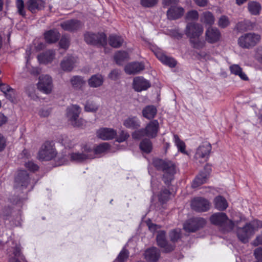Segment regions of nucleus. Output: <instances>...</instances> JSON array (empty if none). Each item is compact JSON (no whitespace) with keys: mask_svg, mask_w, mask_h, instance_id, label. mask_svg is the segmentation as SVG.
<instances>
[{"mask_svg":"<svg viewBox=\"0 0 262 262\" xmlns=\"http://www.w3.org/2000/svg\"><path fill=\"white\" fill-rule=\"evenodd\" d=\"M152 163L154 166L158 169L163 170L164 172L163 180L166 184L169 185L173 179V176L176 173L175 164L171 161L159 159H154Z\"/></svg>","mask_w":262,"mask_h":262,"instance_id":"f257e3e1","label":"nucleus"},{"mask_svg":"<svg viewBox=\"0 0 262 262\" xmlns=\"http://www.w3.org/2000/svg\"><path fill=\"white\" fill-rule=\"evenodd\" d=\"M159 123L157 120L150 121L144 128L135 131L132 137L135 139L139 140L144 136L154 138L157 137L159 130Z\"/></svg>","mask_w":262,"mask_h":262,"instance_id":"f03ea898","label":"nucleus"},{"mask_svg":"<svg viewBox=\"0 0 262 262\" xmlns=\"http://www.w3.org/2000/svg\"><path fill=\"white\" fill-rule=\"evenodd\" d=\"M211 223L219 226L224 232L232 231L234 227V224L229 220L226 213L217 212L213 214L210 218Z\"/></svg>","mask_w":262,"mask_h":262,"instance_id":"7ed1b4c3","label":"nucleus"},{"mask_svg":"<svg viewBox=\"0 0 262 262\" xmlns=\"http://www.w3.org/2000/svg\"><path fill=\"white\" fill-rule=\"evenodd\" d=\"M81 111L80 107L76 104L71 105L67 108V117L74 127H82L85 125V120L82 118H79Z\"/></svg>","mask_w":262,"mask_h":262,"instance_id":"20e7f679","label":"nucleus"},{"mask_svg":"<svg viewBox=\"0 0 262 262\" xmlns=\"http://www.w3.org/2000/svg\"><path fill=\"white\" fill-rule=\"evenodd\" d=\"M57 155V151L53 143L49 141L46 142L41 147L38 154L40 160L50 161Z\"/></svg>","mask_w":262,"mask_h":262,"instance_id":"39448f33","label":"nucleus"},{"mask_svg":"<svg viewBox=\"0 0 262 262\" xmlns=\"http://www.w3.org/2000/svg\"><path fill=\"white\" fill-rule=\"evenodd\" d=\"M260 40L259 35L254 33H248L239 37L238 43L243 48L249 49L255 46Z\"/></svg>","mask_w":262,"mask_h":262,"instance_id":"423d86ee","label":"nucleus"},{"mask_svg":"<svg viewBox=\"0 0 262 262\" xmlns=\"http://www.w3.org/2000/svg\"><path fill=\"white\" fill-rule=\"evenodd\" d=\"M256 229L254 223H247L243 227L236 229L238 238L243 243H248L249 238L254 234Z\"/></svg>","mask_w":262,"mask_h":262,"instance_id":"0eeeda50","label":"nucleus"},{"mask_svg":"<svg viewBox=\"0 0 262 262\" xmlns=\"http://www.w3.org/2000/svg\"><path fill=\"white\" fill-rule=\"evenodd\" d=\"M211 149L212 147L209 143H203L197 148L194 155L195 159L200 163L206 161L209 158Z\"/></svg>","mask_w":262,"mask_h":262,"instance_id":"6e6552de","label":"nucleus"},{"mask_svg":"<svg viewBox=\"0 0 262 262\" xmlns=\"http://www.w3.org/2000/svg\"><path fill=\"white\" fill-rule=\"evenodd\" d=\"M203 27L200 24L195 22L188 23L186 27L185 34L191 38H199L203 32Z\"/></svg>","mask_w":262,"mask_h":262,"instance_id":"1a4fd4ad","label":"nucleus"},{"mask_svg":"<svg viewBox=\"0 0 262 262\" xmlns=\"http://www.w3.org/2000/svg\"><path fill=\"white\" fill-rule=\"evenodd\" d=\"M37 87L40 91L45 94L51 93L53 88L52 78L48 75L40 76L39 77Z\"/></svg>","mask_w":262,"mask_h":262,"instance_id":"9d476101","label":"nucleus"},{"mask_svg":"<svg viewBox=\"0 0 262 262\" xmlns=\"http://www.w3.org/2000/svg\"><path fill=\"white\" fill-rule=\"evenodd\" d=\"M84 40L89 44H100L104 46L106 43V36L104 33H93L88 32L84 34Z\"/></svg>","mask_w":262,"mask_h":262,"instance_id":"9b49d317","label":"nucleus"},{"mask_svg":"<svg viewBox=\"0 0 262 262\" xmlns=\"http://www.w3.org/2000/svg\"><path fill=\"white\" fill-rule=\"evenodd\" d=\"M191 206L193 210L197 212H205L209 209L210 203L206 199L198 197L192 200Z\"/></svg>","mask_w":262,"mask_h":262,"instance_id":"f8f14e48","label":"nucleus"},{"mask_svg":"<svg viewBox=\"0 0 262 262\" xmlns=\"http://www.w3.org/2000/svg\"><path fill=\"white\" fill-rule=\"evenodd\" d=\"M157 242L165 252H169L174 250L175 246L174 244H170L166 239V233L164 231L158 232L157 235Z\"/></svg>","mask_w":262,"mask_h":262,"instance_id":"ddd939ff","label":"nucleus"},{"mask_svg":"<svg viewBox=\"0 0 262 262\" xmlns=\"http://www.w3.org/2000/svg\"><path fill=\"white\" fill-rule=\"evenodd\" d=\"M221 37V32L216 27H209L205 31V40L208 43H216L220 40Z\"/></svg>","mask_w":262,"mask_h":262,"instance_id":"4468645a","label":"nucleus"},{"mask_svg":"<svg viewBox=\"0 0 262 262\" xmlns=\"http://www.w3.org/2000/svg\"><path fill=\"white\" fill-rule=\"evenodd\" d=\"M30 181L28 172L25 170H20L18 172L15 178V188L21 187L22 189L26 188Z\"/></svg>","mask_w":262,"mask_h":262,"instance_id":"2eb2a0df","label":"nucleus"},{"mask_svg":"<svg viewBox=\"0 0 262 262\" xmlns=\"http://www.w3.org/2000/svg\"><path fill=\"white\" fill-rule=\"evenodd\" d=\"M93 153L91 148L85 147L81 153L78 152L71 154L70 158L72 161L80 162L86 159H92Z\"/></svg>","mask_w":262,"mask_h":262,"instance_id":"dca6fc26","label":"nucleus"},{"mask_svg":"<svg viewBox=\"0 0 262 262\" xmlns=\"http://www.w3.org/2000/svg\"><path fill=\"white\" fill-rule=\"evenodd\" d=\"M60 26L65 31L73 32L81 28L82 25L78 20L70 19L61 23Z\"/></svg>","mask_w":262,"mask_h":262,"instance_id":"f3484780","label":"nucleus"},{"mask_svg":"<svg viewBox=\"0 0 262 262\" xmlns=\"http://www.w3.org/2000/svg\"><path fill=\"white\" fill-rule=\"evenodd\" d=\"M133 86L135 91L141 92L150 86L149 82L142 77H136L134 79Z\"/></svg>","mask_w":262,"mask_h":262,"instance_id":"a211bd4d","label":"nucleus"},{"mask_svg":"<svg viewBox=\"0 0 262 262\" xmlns=\"http://www.w3.org/2000/svg\"><path fill=\"white\" fill-rule=\"evenodd\" d=\"M97 136L104 140H111L113 139L117 135L116 132L110 128H102L97 132Z\"/></svg>","mask_w":262,"mask_h":262,"instance_id":"6ab92c4d","label":"nucleus"},{"mask_svg":"<svg viewBox=\"0 0 262 262\" xmlns=\"http://www.w3.org/2000/svg\"><path fill=\"white\" fill-rule=\"evenodd\" d=\"M144 69V65L142 62H134L127 64L125 67V71L128 74H136Z\"/></svg>","mask_w":262,"mask_h":262,"instance_id":"aec40b11","label":"nucleus"},{"mask_svg":"<svg viewBox=\"0 0 262 262\" xmlns=\"http://www.w3.org/2000/svg\"><path fill=\"white\" fill-rule=\"evenodd\" d=\"M123 124L127 128L136 129L140 127L141 122L137 117L129 116L124 120Z\"/></svg>","mask_w":262,"mask_h":262,"instance_id":"412c9836","label":"nucleus"},{"mask_svg":"<svg viewBox=\"0 0 262 262\" xmlns=\"http://www.w3.org/2000/svg\"><path fill=\"white\" fill-rule=\"evenodd\" d=\"M184 13V9L181 7H171L167 11L169 19L174 20L181 17Z\"/></svg>","mask_w":262,"mask_h":262,"instance_id":"4be33fe9","label":"nucleus"},{"mask_svg":"<svg viewBox=\"0 0 262 262\" xmlns=\"http://www.w3.org/2000/svg\"><path fill=\"white\" fill-rule=\"evenodd\" d=\"M55 57V51L48 50L37 56V59L41 63L48 64L52 61Z\"/></svg>","mask_w":262,"mask_h":262,"instance_id":"5701e85b","label":"nucleus"},{"mask_svg":"<svg viewBox=\"0 0 262 262\" xmlns=\"http://www.w3.org/2000/svg\"><path fill=\"white\" fill-rule=\"evenodd\" d=\"M208 167V171L207 172H201L194 179L192 183V187L193 188H196L206 182L208 173L209 170H210V168L208 166H206L205 169Z\"/></svg>","mask_w":262,"mask_h":262,"instance_id":"b1692460","label":"nucleus"},{"mask_svg":"<svg viewBox=\"0 0 262 262\" xmlns=\"http://www.w3.org/2000/svg\"><path fill=\"white\" fill-rule=\"evenodd\" d=\"M28 9L32 13H35L43 9L45 3L42 0H29L27 2Z\"/></svg>","mask_w":262,"mask_h":262,"instance_id":"393cba45","label":"nucleus"},{"mask_svg":"<svg viewBox=\"0 0 262 262\" xmlns=\"http://www.w3.org/2000/svg\"><path fill=\"white\" fill-rule=\"evenodd\" d=\"M60 36L59 32L56 29L50 30L44 34L45 40L49 43L56 42L59 39Z\"/></svg>","mask_w":262,"mask_h":262,"instance_id":"a878e982","label":"nucleus"},{"mask_svg":"<svg viewBox=\"0 0 262 262\" xmlns=\"http://www.w3.org/2000/svg\"><path fill=\"white\" fill-rule=\"evenodd\" d=\"M76 60L73 56L65 57L60 63L61 69L64 71H71L73 69Z\"/></svg>","mask_w":262,"mask_h":262,"instance_id":"bb28decb","label":"nucleus"},{"mask_svg":"<svg viewBox=\"0 0 262 262\" xmlns=\"http://www.w3.org/2000/svg\"><path fill=\"white\" fill-rule=\"evenodd\" d=\"M144 256L148 261H156L160 257V251L157 248L152 247L145 251Z\"/></svg>","mask_w":262,"mask_h":262,"instance_id":"cd10ccee","label":"nucleus"},{"mask_svg":"<svg viewBox=\"0 0 262 262\" xmlns=\"http://www.w3.org/2000/svg\"><path fill=\"white\" fill-rule=\"evenodd\" d=\"M72 88L75 90H80L85 84V81L80 76H73L70 80Z\"/></svg>","mask_w":262,"mask_h":262,"instance_id":"c85d7f7f","label":"nucleus"},{"mask_svg":"<svg viewBox=\"0 0 262 262\" xmlns=\"http://www.w3.org/2000/svg\"><path fill=\"white\" fill-rule=\"evenodd\" d=\"M157 109L154 105H147L142 110L143 116L147 119H152L156 115Z\"/></svg>","mask_w":262,"mask_h":262,"instance_id":"c756f323","label":"nucleus"},{"mask_svg":"<svg viewBox=\"0 0 262 262\" xmlns=\"http://www.w3.org/2000/svg\"><path fill=\"white\" fill-rule=\"evenodd\" d=\"M103 77L100 74H95L88 80V84L90 87L97 88L102 85Z\"/></svg>","mask_w":262,"mask_h":262,"instance_id":"7c9ffc66","label":"nucleus"},{"mask_svg":"<svg viewBox=\"0 0 262 262\" xmlns=\"http://www.w3.org/2000/svg\"><path fill=\"white\" fill-rule=\"evenodd\" d=\"M157 58L164 64L171 68H174L177 64V61L172 57L166 56L165 55L156 53Z\"/></svg>","mask_w":262,"mask_h":262,"instance_id":"2f4dec72","label":"nucleus"},{"mask_svg":"<svg viewBox=\"0 0 262 262\" xmlns=\"http://www.w3.org/2000/svg\"><path fill=\"white\" fill-rule=\"evenodd\" d=\"M230 71L232 74L238 76L240 78L243 80H248V77L246 74L243 71L242 68L238 64H232L230 68Z\"/></svg>","mask_w":262,"mask_h":262,"instance_id":"473e14b6","label":"nucleus"},{"mask_svg":"<svg viewBox=\"0 0 262 262\" xmlns=\"http://www.w3.org/2000/svg\"><path fill=\"white\" fill-rule=\"evenodd\" d=\"M214 203L215 208L220 211L225 210L228 207L226 200L222 196H217L214 198Z\"/></svg>","mask_w":262,"mask_h":262,"instance_id":"72a5a7b5","label":"nucleus"},{"mask_svg":"<svg viewBox=\"0 0 262 262\" xmlns=\"http://www.w3.org/2000/svg\"><path fill=\"white\" fill-rule=\"evenodd\" d=\"M200 20L204 24L211 26L214 24L215 18L212 13L206 11L202 14Z\"/></svg>","mask_w":262,"mask_h":262,"instance_id":"f704fd0d","label":"nucleus"},{"mask_svg":"<svg viewBox=\"0 0 262 262\" xmlns=\"http://www.w3.org/2000/svg\"><path fill=\"white\" fill-rule=\"evenodd\" d=\"M248 9L252 15H258L260 14L261 7L259 3L255 1H251L248 4Z\"/></svg>","mask_w":262,"mask_h":262,"instance_id":"c9c22d12","label":"nucleus"},{"mask_svg":"<svg viewBox=\"0 0 262 262\" xmlns=\"http://www.w3.org/2000/svg\"><path fill=\"white\" fill-rule=\"evenodd\" d=\"M128 54L125 51H118L114 55V59L117 64L121 65L122 62L128 59Z\"/></svg>","mask_w":262,"mask_h":262,"instance_id":"e433bc0d","label":"nucleus"},{"mask_svg":"<svg viewBox=\"0 0 262 262\" xmlns=\"http://www.w3.org/2000/svg\"><path fill=\"white\" fill-rule=\"evenodd\" d=\"M123 42V38L116 35H111L109 37V44L114 48H119Z\"/></svg>","mask_w":262,"mask_h":262,"instance_id":"4c0bfd02","label":"nucleus"},{"mask_svg":"<svg viewBox=\"0 0 262 262\" xmlns=\"http://www.w3.org/2000/svg\"><path fill=\"white\" fill-rule=\"evenodd\" d=\"M99 109V105L93 101L88 100L84 106V111L87 112H96Z\"/></svg>","mask_w":262,"mask_h":262,"instance_id":"58836bf2","label":"nucleus"},{"mask_svg":"<svg viewBox=\"0 0 262 262\" xmlns=\"http://www.w3.org/2000/svg\"><path fill=\"white\" fill-rule=\"evenodd\" d=\"M110 147V145L107 143H103L97 146L95 149H92V151L94 152L92 155V159L95 157L96 154H99L104 152Z\"/></svg>","mask_w":262,"mask_h":262,"instance_id":"ea45409f","label":"nucleus"},{"mask_svg":"<svg viewBox=\"0 0 262 262\" xmlns=\"http://www.w3.org/2000/svg\"><path fill=\"white\" fill-rule=\"evenodd\" d=\"M140 147L143 151L149 153L152 150L151 142L149 139H144L140 143Z\"/></svg>","mask_w":262,"mask_h":262,"instance_id":"a19ab883","label":"nucleus"},{"mask_svg":"<svg viewBox=\"0 0 262 262\" xmlns=\"http://www.w3.org/2000/svg\"><path fill=\"white\" fill-rule=\"evenodd\" d=\"M192 47L196 49H203L206 45V41L204 40H200L199 38L190 39Z\"/></svg>","mask_w":262,"mask_h":262,"instance_id":"79ce46f5","label":"nucleus"},{"mask_svg":"<svg viewBox=\"0 0 262 262\" xmlns=\"http://www.w3.org/2000/svg\"><path fill=\"white\" fill-rule=\"evenodd\" d=\"M173 138L175 144L177 146L178 150L182 153H186L185 143L180 139L177 135H174Z\"/></svg>","mask_w":262,"mask_h":262,"instance_id":"37998d69","label":"nucleus"},{"mask_svg":"<svg viewBox=\"0 0 262 262\" xmlns=\"http://www.w3.org/2000/svg\"><path fill=\"white\" fill-rule=\"evenodd\" d=\"M193 219H190L184 224V229L188 232H193L198 230L197 226L195 224H192Z\"/></svg>","mask_w":262,"mask_h":262,"instance_id":"c03bdc74","label":"nucleus"},{"mask_svg":"<svg viewBox=\"0 0 262 262\" xmlns=\"http://www.w3.org/2000/svg\"><path fill=\"white\" fill-rule=\"evenodd\" d=\"M199 13L196 10H192L187 12L185 15V19L187 21H196L199 18Z\"/></svg>","mask_w":262,"mask_h":262,"instance_id":"a18cd8bd","label":"nucleus"},{"mask_svg":"<svg viewBox=\"0 0 262 262\" xmlns=\"http://www.w3.org/2000/svg\"><path fill=\"white\" fill-rule=\"evenodd\" d=\"M169 238L170 241L172 243H175L177 242L181 237V230L179 229H174L172 230L169 233Z\"/></svg>","mask_w":262,"mask_h":262,"instance_id":"49530a36","label":"nucleus"},{"mask_svg":"<svg viewBox=\"0 0 262 262\" xmlns=\"http://www.w3.org/2000/svg\"><path fill=\"white\" fill-rule=\"evenodd\" d=\"M230 24L229 18L225 16L222 15L220 17L218 21V26L222 28L228 27Z\"/></svg>","mask_w":262,"mask_h":262,"instance_id":"de8ad7c7","label":"nucleus"},{"mask_svg":"<svg viewBox=\"0 0 262 262\" xmlns=\"http://www.w3.org/2000/svg\"><path fill=\"white\" fill-rule=\"evenodd\" d=\"M129 256L128 251L125 249H122V250L120 252L116 261L117 262H124L127 260Z\"/></svg>","mask_w":262,"mask_h":262,"instance_id":"09e8293b","label":"nucleus"},{"mask_svg":"<svg viewBox=\"0 0 262 262\" xmlns=\"http://www.w3.org/2000/svg\"><path fill=\"white\" fill-rule=\"evenodd\" d=\"M159 0H140V4L145 8H151L155 6Z\"/></svg>","mask_w":262,"mask_h":262,"instance_id":"8fccbe9b","label":"nucleus"},{"mask_svg":"<svg viewBox=\"0 0 262 262\" xmlns=\"http://www.w3.org/2000/svg\"><path fill=\"white\" fill-rule=\"evenodd\" d=\"M59 43L60 48L64 49H68L70 45V38L65 35L62 36Z\"/></svg>","mask_w":262,"mask_h":262,"instance_id":"3c124183","label":"nucleus"},{"mask_svg":"<svg viewBox=\"0 0 262 262\" xmlns=\"http://www.w3.org/2000/svg\"><path fill=\"white\" fill-rule=\"evenodd\" d=\"M16 7L18 13L23 16H25V11L24 10V3L23 0H17Z\"/></svg>","mask_w":262,"mask_h":262,"instance_id":"603ef678","label":"nucleus"},{"mask_svg":"<svg viewBox=\"0 0 262 262\" xmlns=\"http://www.w3.org/2000/svg\"><path fill=\"white\" fill-rule=\"evenodd\" d=\"M192 224H196L198 230L199 228L203 227L206 225V221L204 219L201 217L193 218V222Z\"/></svg>","mask_w":262,"mask_h":262,"instance_id":"864d4df0","label":"nucleus"},{"mask_svg":"<svg viewBox=\"0 0 262 262\" xmlns=\"http://www.w3.org/2000/svg\"><path fill=\"white\" fill-rule=\"evenodd\" d=\"M10 257H16L19 258L21 260H24L25 259L24 256L22 255L20 252V249L19 247H15L13 250V255L10 256Z\"/></svg>","mask_w":262,"mask_h":262,"instance_id":"5fc2aeb1","label":"nucleus"},{"mask_svg":"<svg viewBox=\"0 0 262 262\" xmlns=\"http://www.w3.org/2000/svg\"><path fill=\"white\" fill-rule=\"evenodd\" d=\"M170 193V191L168 189H164L163 190L159 196L160 201L163 202L166 201L168 199Z\"/></svg>","mask_w":262,"mask_h":262,"instance_id":"6e6d98bb","label":"nucleus"},{"mask_svg":"<svg viewBox=\"0 0 262 262\" xmlns=\"http://www.w3.org/2000/svg\"><path fill=\"white\" fill-rule=\"evenodd\" d=\"M129 137V135L127 132L121 131L117 137V141L118 142H122L127 139Z\"/></svg>","mask_w":262,"mask_h":262,"instance_id":"4d7b16f0","label":"nucleus"},{"mask_svg":"<svg viewBox=\"0 0 262 262\" xmlns=\"http://www.w3.org/2000/svg\"><path fill=\"white\" fill-rule=\"evenodd\" d=\"M179 2V0H163L162 4L164 7H175Z\"/></svg>","mask_w":262,"mask_h":262,"instance_id":"13d9d810","label":"nucleus"},{"mask_svg":"<svg viewBox=\"0 0 262 262\" xmlns=\"http://www.w3.org/2000/svg\"><path fill=\"white\" fill-rule=\"evenodd\" d=\"M120 72L118 70H114L110 73L108 77L112 80H117L120 75Z\"/></svg>","mask_w":262,"mask_h":262,"instance_id":"bf43d9fd","label":"nucleus"},{"mask_svg":"<svg viewBox=\"0 0 262 262\" xmlns=\"http://www.w3.org/2000/svg\"><path fill=\"white\" fill-rule=\"evenodd\" d=\"M26 166L30 170L35 171L38 170V166L35 164L33 162H28L26 163Z\"/></svg>","mask_w":262,"mask_h":262,"instance_id":"052dcab7","label":"nucleus"},{"mask_svg":"<svg viewBox=\"0 0 262 262\" xmlns=\"http://www.w3.org/2000/svg\"><path fill=\"white\" fill-rule=\"evenodd\" d=\"M254 254L257 260H262V247L256 249Z\"/></svg>","mask_w":262,"mask_h":262,"instance_id":"680f3d73","label":"nucleus"},{"mask_svg":"<svg viewBox=\"0 0 262 262\" xmlns=\"http://www.w3.org/2000/svg\"><path fill=\"white\" fill-rule=\"evenodd\" d=\"M6 140L3 135L0 134V151H2L6 146Z\"/></svg>","mask_w":262,"mask_h":262,"instance_id":"e2e57ef3","label":"nucleus"},{"mask_svg":"<svg viewBox=\"0 0 262 262\" xmlns=\"http://www.w3.org/2000/svg\"><path fill=\"white\" fill-rule=\"evenodd\" d=\"M5 96L7 99L10 100L11 102H13L14 99V91L13 89H12V91H10V92H6V94H5Z\"/></svg>","mask_w":262,"mask_h":262,"instance_id":"0e129e2a","label":"nucleus"},{"mask_svg":"<svg viewBox=\"0 0 262 262\" xmlns=\"http://www.w3.org/2000/svg\"><path fill=\"white\" fill-rule=\"evenodd\" d=\"M256 57L262 63V46L259 47L256 50Z\"/></svg>","mask_w":262,"mask_h":262,"instance_id":"69168bd1","label":"nucleus"},{"mask_svg":"<svg viewBox=\"0 0 262 262\" xmlns=\"http://www.w3.org/2000/svg\"><path fill=\"white\" fill-rule=\"evenodd\" d=\"M193 1L200 7H205L208 3V0H193Z\"/></svg>","mask_w":262,"mask_h":262,"instance_id":"338daca9","label":"nucleus"},{"mask_svg":"<svg viewBox=\"0 0 262 262\" xmlns=\"http://www.w3.org/2000/svg\"><path fill=\"white\" fill-rule=\"evenodd\" d=\"M39 114L40 116L46 117L50 115V111L48 109H42L39 111Z\"/></svg>","mask_w":262,"mask_h":262,"instance_id":"774afa93","label":"nucleus"}]
</instances>
